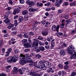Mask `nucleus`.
Masks as SVG:
<instances>
[{
  "label": "nucleus",
  "instance_id": "23",
  "mask_svg": "<svg viewBox=\"0 0 76 76\" xmlns=\"http://www.w3.org/2000/svg\"><path fill=\"white\" fill-rule=\"evenodd\" d=\"M48 69V70H47V73H50L51 72V70H52V69L49 66V68H47Z\"/></svg>",
  "mask_w": 76,
  "mask_h": 76
},
{
  "label": "nucleus",
  "instance_id": "37",
  "mask_svg": "<svg viewBox=\"0 0 76 76\" xmlns=\"http://www.w3.org/2000/svg\"><path fill=\"white\" fill-rule=\"evenodd\" d=\"M38 42L39 43V45L40 46H42V45H43V44H42V43L40 41H38Z\"/></svg>",
  "mask_w": 76,
  "mask_h": 76
},
{
  "label": "nucleus",
  "instance_id": "35",
  "mask_svg": "<svg viewBox=\"0 0 76 76\" xmlns=\"http://www.w3.org/2000/svg\"><path fill=\"white\" fill-rule=\"evenodd\" d=\"M48 25H50V23H49V22H47L46 23V24L45 25V26L46 27H47Z\"/></svg>",
  "mask_w": 76,
  "mask_h": 76
},
{
  "label": "nucleus",
  "instance_id": "49",
  "mask_svg": "<svg viewBox=\"0 0 76 76\" xmlns=\"http://www.w3.org/2000/svg\"><path fill=\"white\" fill-rule=\"evenodd\" d=\"M66 74V72L64 71H63L62 72V76H63L64 75H65Z\"/></svg>",
  "mask_w": 76,
  "mask_h": 76
},
{
  "label": "nucleus",
  "instance_id": "13",
  "mask_svg": "<svg viewBox=\"0 0 76 76\" xmlns=\"http://www.w3.org/2000/svg\"><path fill=\"white\" fill-rule=\"evenodd\" d=\"M23 20H24V19L23 17H19L18 20L20 23H21Z\"/></svg>",
  "mask_w": 76,
  "mask_h": 76
},
{
  "label": "nucleus",
  "instance_id": "58",
  "mask_svg": "<svg viewBox=\"0 0 76 76\" xmlns=\"http://www.w3.org/2000/svg\"><path fill=\"white\" fill-rule=\"evenodd\" d=\"M18 16H19L18 15H15L14 17V19H17L18 18Z\"/></svg>",
  "mask_w": 76,
  "mask_h": 76
},
{
  "label": "nucleus",
  "instance_id": "39",
  "mask_svg": "<svg viewBox=\"0 0 76 76\" xmlns=\"http://www.w3.org/2000/svg\"><path fill=\"white\" fill-rule=\"evenodd\" d=\"M33 40H34V42H33V43H36L37 42H38V41H39L38 40H36V39H33Z\"/></svg>",
  "mask_w": 76,
  "mask_h": 76
},
{
  "label": "nucleus",
  "instance_id": "38",
  "mask_svg": "<svg viewBox=\"0 0 76 76\" xmlns=\"http://www.w3.org/2000/svg\"><path fill=\"white\" fill-rule=\"evenodd\" d=\"M29 66H30V67H33V66H34V63H32V64H29Z\"/></svg>",
  "mask_w": 76,
  "mask_h": 76
},
{
  "label": "nucleus",
  "instance_id": "48",
  "mask_svg": "<svg viewBox=\"0 0 76 76\" xmlns=\"http://www.w3.org/2000/svg\"><path fill=\"white\" fill-rule=\"evenodd\" d=\"M38 39H40V40H42L43 39V38L41 36H39Z\"/></svg>",
  "mask_w": 76,
  "mask_h": 76
},
{
  "label": "nucleus",
  "instance_id": "28",
  "mask_svg": "<svg viewBox=\"0 0 76 76\" xmlns=\"http://www.w3.org/2000/svg\"><path fill=\"white\" fill-rule=\"evenodd\" d=\"M39 48L40 51L41 50L42 51H44V50H45V48H44V47L42 46H40L39 47Z\"/></svg>",
  "mask_w": 76,
  "mask_h": 76
},
{
  "label": "nucleus",
  "instance_id": "64",
  "mask_svg": "<svg viewBox=\"0 0 76 76\" xmlns=\"http://www.w3.org/2000/svg\"><path fill=\"white\" fill-rule=\"evenodd\" d=\"M76 31L75 30H73L72 31L71 34H74L75 32Z\"/></svg>",
  "mask_w": 76,
  "mask_h": 76
},
{
  "label": "nucleus",
  "instance_id": "20",
  "mask_svg": "<svg viewBox=\"0 0 76 76\" xmlns=\"http://www.w3.org/2000/svg\"><path fill=\"white\" fill-rule=\"evenodd\" d=\"M29 12H35L37 11V9H34L33 8H30L28 10Z\"/></svg>",
  "mask_w": 76,
  "mask_h": 76
},
{
  "label": "nucleus",
  "instance_id": "24",
  "mask_svg": "<svg viewBox=\"0 0 76 76\" xmlns=\"http://www.w3.org/2000/svg\"><path fill=\"white\" fill-rule=\"evenodd\" d=\"M63 46H64L65 47H67V45L65 43H63V45L61 46H59L58 49H60V48H61L63 47Z\"/></svg>",
  "mask_w": 76,
  "mask_h": 76
},
{
  "label": "nucleus",
  "instance_id": "51",
  "mask_svg": "<svg viewBox=\"0 0 76 76\" xmlns=\"http://www.w3.org/2000/svg\"><path fill=\"white\" fill-rule=\"evenodd\" d=\"M27 46L28 47H31V44L28 43L27 45Z\"/></svg>",
  "mask_w": 76,
  "mask_h": 76
},
{
  "label": "nucleus",
  "instance_id": "31",
  "mask_svg": "<svg viewBox=\"0 0 76 76\" xmlns=\"http://www.w3.org/2000/svg\"><path fill=\"white\" fill-rule=\"evenodd\" d=\"M60 27L61 28H64V23H62L60 25Z\"/></svg>",
  "mask_w": 76,
  "mask_h": 76
},
{
  "label": "nucleus",
  "instance_id": "55",
  "mask_svg": "<svg viewBox=\"0 0 76 76\" xmlns=\"http://www.w3.org/2000/svg\"><path fill=\"white\" fill-rule=\"evenodd\" d=\"M68 18H69V15H66L65 16V18L66 19H68Z\"/></svg>",
  "mask_w": 76,
  "mask_h": 76
},
{
  "label": "nucleus",
  "instance_id": "14",
  "mask_svg": "<svg viewBox=\"0 0 76 76\" xmlns=\"http://www.w3.org/2000/svg\"><path fill=\"white\" fill-rule=\"evenodd\" d=\"M28 13V10H25L23 11L22 15H27Z\"/></svg>",
  "mask_w": 76,
  "mask_h": 76
},
{
  "label": "nucleus",
  "instance_id": "3",
  "mask_svg": "<svg viewBox=\"0 0 76 76\" xmlns=\"http://www.w3.org/2000/svg\"><path fill=\"white\" fill-rule=\"evenodd\" d=\"M49 64H50V63H49L48 62H45V64H43L42 65H41V66H40V70H41V67L42 68V69H44V68H49Z\"/></svg>",
  "mask_w": 76,
  "mask_h": 76
},
{
  "label": "nucleus",
  "instance_id": "22",
  "mask_svg": "<svg viewBox=\"0 0 76 76\" xmlns=\"http://www.w3.org/2000/svg\"><path fill=\"white\" fill-rule=\"evenodd\" d=\"M27 39H24L22 40V43L23 44V45L25 44L26 43V42H27Z\"/></svg>",
  "mask_w": 76,
  "mask_h": 76
},
{
  "label": "nucleus",
  "instance_id": "41",
  "mask_svg": "<svg viewBox=\"0 0 76 76\" xmlns=\"http://www.w3.org/2000/svg\"><path fill=\"white\" fill-rule=\"evenodd\" d=\"M3 45V41H0V47H1Z\"/></svg>",
  "mask_w": 76,
  "mask_h": 76
},
{
  "label": "nucleus",
  "instance_id": "7",
  "mask_svg": "<svg viewBox=\"0 0 76 76\" xmlns=\"http://www.w3.org/2000/svg\"><path fill=\"white\" fill-rule=\"evenodd\" d=\"M42 34L43 36H47V35H48V29H45L42 32Z\"/></svg>",
  "mask_w": 76,
  "mask_h": 76
},
{
  "label": "nucleus",
  "instance_id": "21",
  "mask_svg": "<svg viewBox=\"0 0 76 76\" xmlns=\"http://www.w3.org/2000/svg\"><path fill=\"white\" fill-rule=\"evenodd\" d=\"M30 74L32 76H37V74L35 72H30Z\"/></svg>",
  "mask_w": 76,
  "mask_h": 76
},
{
  "label": "nucleus",
  "instance_id": "57",
  "mask_svg": "<svg viewBox=\"0 0 76 76\" xmlns=\"http://www.w3.org/2000/svg\"><path fill=\"white\" fill-rule=\"evenodd\" d=\"M51 10H54L55 9H56V8H55V7H52L51 8Z\"/></svg>",
  "mask_w": 76,
  "mask_h": 76
},
{
  "label": "nucleus",
  "instance_id": "1",
  "mask_svg": "<svg viewBox=\"0 0 76 76\" xmlns=\"http://www.w3.org/2000/svg\"><path fill=\"white\" fill-rule=\"evenodd\" d=\"M73 47L72 45L71 46H69L68 48V53L71 54V57H70V59L76 58V52L73 50Z\"/></svg>",
  "mask_w": 76,
  "mask_h": 76
},
{
  "label": "nucleus",
  "instance_id": "54",
  "mask_svg": "<svg viewBox=\"0 0 76 76\" xmlns=\"http://www.w3.org/2000/svg\"><path fill=\"white\" fill-rule=\"evenodd\" d=\"M6 69H9V68H11V66L8 65L6 67Z\"/></svg>",
  "mask_w": 76,
  "mask_h": 76
},
{
  "label": "nucleus",
  "instance_id": "17",
  "mask_svg": "<svg viewBox=\"0 0 76 76\" xmlns=\"http://www.w3.org/2000/svg\"><path fill=\"white\" fill-rule=\"evenodd\" d=\"M37 6L38 7H41V6H43V4L42 3H40L39 2H37Z\"/></svg>",
  "mask_w": 76,
  "mask_h": 76
},
{
  "label": "nucleus",
  "instance_id": "45",
  "mask_svg": "<svg viewBox=\"0 0 76 76\" xmlns=\"http://www.w3.org/2000/svg\"><path fill=\"white\" fill-rule=\"evenodd\" d=\"M8 51L9 52V53H10L11 51H12V48H9L8 50Z\"/></svg>",
  "mask_w": 76,
  "mask_h": 76
},
{
  "label": "nucleus",
  "instance_id": "44",
  "mask_svg": "<svg viewBox=\"0 0 76 76\" xmlns=\"http://www.w3.org/2000/svg\"><path fill=\"white\" fill-rule=\"evenodd\" d=\"M64 4L65 6H67L69 4V3L67 2H64Z\"/></svg>",
  "mask_w": 76,
  "mask_h": 76
},
{
  "label": "nucleus",
  "instance_id": "52",
  "mask_svg": "<svg viewBox=\"0 0 76 76\" xmlns=\"http://www.w3.org/2000/svg\"><path fill=\"white\" fill-rule=\"evenodd\" d=\"M29 50H30V49H25V50H24V51L25 52H28V51H29Z\"/></svg>",
  "mask_w": 76,
  "mask_h": 76
},
{
  "label": "nucleus",
  "instance_id": "25",
  "mask_svg": "<svg viewBox=\"0 0 76 76\" xmlns=\"http://www.w3.org/2000/svg\"><path fill=\"white\" fill-rule=\"evenodd\" d=\"M60 53L61 55H64L65 54V51H64V50H62L61 51Z\"/></svg>",
  "mask_w": 76,
  "mask_h": 76
},
{
  "label": "nucleus",
  "instance_id": "26",
  "mask_svg": "<svg viewBox=\"0 0 76 76\" xmlns=\"http://www.w3.org/2000/svg\"><path fill=\"white\" fill-rule=\"evenodd\" d=\"M28 59H30V60H28V63H33V61H32V59H31V58H28Z\"/></svg>",
  "mask_w": 76,
  "mask_h": 76
},
{
  "label": "nucleus",
  "instance_id": "10",
  "mask_svg": "<svg viewBox=\"0 0 76 76\" xmlns=\"http://www.w3.org/2000/svg\"><path fill=\"white\" fill-rule=\"evenodd\" d=\"M19 12H20V9L17 8L15 9V10H14L13 14V15H15L17 13H19Z\"/></svg>",
  "mask_w": 76,
  "mask_h": 76
},
{
  "label": "nucleus",
  "instance_id": "15",
  "mask_svg": "<svg viewBox=\"0 0 76 76\" xmlns=\"http://www.w3.org/2000/svg\"><path fill=\"white\" fill-rule=\"evenodd\" d=\"M29 34L27 33H24L23 37L24 38H28L29 37Z\"/></svg>",
  "mask_w": 76,
  "mask_h": 76
},
{
  "label": "nucleus",
  "instance_id": "8",
  "mask_svg": "<svg viewBox=\"0 0 76 76\" xmlns=\"http://www.w3.org/2000/svg\"><path fill=\"white\" fill-rule=\"evenodd\" d=\"M26 3L30 6H32L34 5V2L33 1H31L29 0L26 1Z\"/></svg>",
  "mask_w": 76,
  "mask_h": 76
},
{
  "label": "nucleus",
  "instance_id": "62",
  "mask_svg": "<svg viewBox=\"0 0 76 76\" xmlns=\"http://www.w3.org/2000/svg\"><path fill=\"white\" fill-rule=\"evenodd\" d=\"M64 68L65 69H67L68 68V66L67 65L65 66H64Z\"/></svg>",
  "mask_w": 76,
  "mask_h": 76
},
{
  "label": "nucleus",
  "instance_id": "40",
  "mask_svg": "<svg viewBox=\"0 0 76 76\" xmlns=\"http://www.w3.org/2000/svg\"><path fill=\"white\" fill-rule=\"evenodd\" d=\"M24 19L26 21V20H28V17L27 16H25L24 17Z\"/></svg>",
  "mask_w": 76,
  "mask_h": 76
},
{
  "label": "nucleus",
  "instance_id": "12",
  "mask_svg": "<svg viewBox=\"0 0 76 76\" xmlns=\"http://www.w3.org/2000/svg\"><path fill=\"white\" fill-rule=\"evenodd\" d=\"M71 22H72V19H70L69 20H66L65 23V26H67V24H69V23Z\"/></svg>",
  "mask_w": 76,
  "mask_h": 76
},
{
  "label": "nucleus",
  "instance_id": "18",
  "mask_svg": "<svg viewBox=\"0 0 76 76\" xmlns=\"http://www.w3.org/2000/svg\"><path fill=\"white\" fill-rule=\"evenodd\" d=\"M45 63V62H44L43 61L41 60L39 62L38 64L39 66H41V65H42Z\"/></svg>",
  "mask_w": 76,
  "mask_h": 76
},
{
  "label": "nucleus",
  "instance_id": "43",
  "mask_svg": "<svg viewBox=\"0 0 76 76\" xmlns=\"http://www.w3.org/2000/svg\"><path fill=\"white\" fill-rule=\"evenodd\" d=\"M46 11H50V10H51V8L49 7L48 8H47L46 9Z\"/></svg>",
  "mask_w": 76,
  "mask_h": 76
},
{
  "label": "nucleus",
  "instance_id": "32",
  "mask_svg": "<svg viewBox=\"0 0 76 76\" xmlns=\"http://www.w3.org/2000/svg\"><path fill=\"white\" fill-rule=\"evenodd\" d=\"M58 67L59 68H60L61 69H63V64H59Z\"/></svg>",
  "mask_w": 76,
  "mask_h": 76
},
{
  "label": "nucleus",
  "instance_id": "16",
  "mask_svg": "<svg viewBox=\"0 0 76 76\" xmlns=\"http://www.w3.org/2000/svg\"><path fill=\"white\" fill-rule=\"evenodd\" d=\"M4 22H5V23H7L10 22V20H9V18H7L5 20H4Z\"/></svg>",
  "mask_w": 76,
  "mask_h": 76
},
{
  "label": "nucleus",
  "instance_id": "61",
  "mask_svg": "<svg viewBox=\"0 0 76 76\" xmlns=\"http://www.w3.org/2000/svg\"><path fill=\"white\" fill-rule=\"evenodd\" d=\"M18 37H20V38H22V34H19L18 35Z\"/></svg>",
  "mask_w": 76,
  "mask_h": 76
},
{
  "label": "nucleus",
  "instance_id": "42",
  "mask_svg": "<svg viewBox=\"0 0 76 76\" xmlns=\"http://www.w3.org/2000/svg\"><path fill=\"white\" fill-rule=\"evenodd\" d=\"M41 23H42V25H45V24L46 23L45 21V20H42L41 21Z\"/></svg>",
  "mask_w": 76,
  "mask_h": 76
},
{
  "label": "nucleus",
  "instance_id": "2",
  "mask_svg": "<svg viewBox=\"0 0 76 76\" xmlns=\"http://www.w3.org/2000/svg\"><path fill=\"white\" fill-rule=\"evenodd\" d=\"M28 54H27L25 55H23L22 54H21L20 55V56L19 57L20 58V63L21 65H23L26 64V63L27 62V60L26 59V57L28 56Z\"/></svg>",
  "mask_w": 76,
  "mask_h": 76
},
{
  "label": "nucleus",
  "instance_id": "53",
  "mask_svg": "<svg viewBox=\"0 0 76 76\" xmlns=\"http://www.w3.org/2000/svg\"><path fill=\"white\" fill-rule=\"evenodd\" d=\"M7 75L6 73H1V76H7Z\"/></svg>",
  "mask_w": 76,
  "mask_h": 76
},
{
  "label": "nucleus",
  "instance_id": "9",
  "mask_svg": "<svg viewBox=\"0 0 76 76\" xmlns=\"http://www.w3.org/2000/svg\"><path fill=\"white\" fill-rule=\"evenodd\" d=\"M25 68L22 67L18 70V72L21 75L23 74V72H25Z\"/></svg>",
  "mask_w": 76,
  "mask_h": 76
},
{
  "label": "nucleus",
  "instance_id": "34",
  "mask_svg": "<svg viewBox=\"0 0 76 76\" xmlns=\"http://www.w3.org/2000/svg\"><path fill=\"white\" fill-rule=\"evenodd\" d=\"M14 52L15 54H18L19 52V50L16 49L14 51Z\"/></svg>",
  "mask_w": 76,
  "mask_h": 76
},
{
  "label": "nucleus",
  "instance_id": "30",
  "mask_svg": "<svg viewBox=\"0 0 76 76\" xmlns=\"http://www.w3.org/2000/svg\"><path fill=\"white\" fill-rule=\"evenodd\" d=\"M14 22H15L14 25H15V26H18V21H17V20H15L14 21Z\"/></svg>",
  "mask_w": 76,
  "mask_h": 76
},
{
  "label": "nucleus",
  "instance_id": "36",
  "mask_svg": "<svg viewBox=\"0 0 76 76\" xmlns=\"http://www.w3.org/2000/svg\"><path fill=\"white\" fill-rule=\"evenodd\" d=\"M70 5L71 6H75L76 5V3L75 2H72V3H70Z\"/></svg>",
  "mask_w": 76,
  "mask_h": 76
},
{
  "label": "nucleus",
  "instance_id": "29",
  "mask_svg": "<svg viewBox=\"0 0 76 76\" xmlns=\"http://www.w3.org/2000/svg\"><path fill=\"white\" fill-rule=\"evenodd\" d=\"M35 51H37V53H38V52H39L41 51L40 50V49H39V48H36L35 49Z\"/></svg>",
  "mask_w": 76,
  "mask_h": 76
},
{
  "label": "nucleus",
  "instance_id": "19",
  "mask_svg": "<svg viewBox=\"0 0 76 76\" xmlns=\"http://www.w3.org/2000/svg\"><path fill=\"white\" fill-rule=\"evenodd\" d=\"M35 57L39 59L41 57V56L39 54H37L35 55Z\"/></svg>",
  "mask_w": 76,
  "mask_h": 76
},
{
  "label": "nucleus",
  "instance_id": "50",
  "mask_svg": "<svg viewBox=\"0 0 76 76\" xmlns=\"http://www.w3.org/2000/svg\"><path fill=\"white\" fill-rule=\"evenodd\" d=\"M6 53L7 54L5 55V56L6 57H7V56H9V53L8 52H7Z\"/></svg>",
  "mask_w": 76,
  "mask_h": 76
},
{
  "label": "nucleus",
  "instance_id": "46",
  "mask_svg": "<svg viewBox=\"0 0 76 76\" xmlns=\"http://www.w3.org/2000/svg\"><path fill=\"white\" fill-rule=\"evenodd\" d=\"M29 35H34V33L33 32H31L29 33Z\"/></svg>",
  "mask_w": 76,
  "mask_h": 76
},
{
  "label": "nucleus",
  "instance_id": "63",
  "mask_svg": "<svg viewBox=\"0 0 76 76\" xmlns=\"http://www.w3.org/2000/svg\"><path fill=\"white\" fill-rule=\"evenodd\" d=\"M62 1H63V0H60L58 2V3L60 4L61 3H62Z\"/></svg>",
  "mask_w": 76,
  "mask_h": 76
},
{
  "label": "nucleus",
  "instance_id": "5",
  "mask_svg": "<svg viewBox=\"0 0 76 76\" xmlns=\"http://www.w3.org/2000/svg\"><path fill=\"white\" fill-rule=\"evenodd\" d=\"M59 28H60L59 26L57 25L56 26L53 25L52 26V30L53 31H56L57 32H58Z\"/></svg>",
  "mask_w": 76,
  "mask_h": 76
},
{
  "label": "nucleus",
  "instance_id": "47",
  "mask_svg": "<svg viewBox=\"0 0 76 76\" xmlns=\"http://www.w3.org/2000/svg\"><path fill=\"white\" fill-rule=\"evenodd\" d=\"M58 13H61L62 12V10H58Z\"/></svg>",
  "mask_w": 76,
  "mask_h": 76
},
{
  "label": "nucleus",
  "instance_id": "11",
  "mask_svg": "<svg viewBox=\"0 0 76 76\" xmlns=\"http://www.w3.org/2000/svg\"><path fill=\"white\" fill-rule=\"evenodd\" d=\"M18 69L16 68V67H14L13 68V69L12 70V72L14 74H16L17 73H18Z\"/></svg>",
  "mask_w": 76,
  "mask_h": 76
},
{
  "label": "nucleus",
  "instance_id": "33",
  "mask_svg": "<svg viewBox=\"0 0 76 76\" xmlns=\"http://www.w3.org/2000/svg\"><path fill=\"white\" fill-rule=\"evenodd\" d=\"M76 75V72H73L70 75L71 76H75Z\"/></svg>",
  "mask_w": 76,
  "mask_h": 76
},
{
  "label": "nucleus",
  "instance_id": "56",
  "mask_svg": "<svg viewBox=\"0 0 76 76\" xmlns=\"http://www.w3.org/2000/svg\"><path fill=\"white\" fill-rule=\"evenodd\" d=\"M20 3H21V4H23V3H24V2H25V1L22 0H20Z\"/></svg>",
  "mask_w": 76,
  "mask_h": 76
},
{
  "label": "nucleus",
  "instance_id": "27",
  "mask_svg": "<svg viewBox=\"0 0 76 76\" xmlns=\"http://www.w3.org/2000/svg\"><path fill=\"white\" fill-rule=\"evenodd\" d=\"M54 42H51V47H50V48L52 49L53 47H54Z\"/></svg>",
  "mask_w": 76,
  "mask_h": 76
},
{
  "label": "nucleus",
  "instance_id": "4",
  "mask_svg": "<svg viewBox=\"0 0 76 76\" xmlns=\"http://www.w3.org/2000/svg\"><path fill=\"white\" fill-rule=\"evenodd\" d=\"M38 61H36L34 63V66H35V69H36L37 70L36 71V72H40L41 68L40 66H37L38 65Z\"/></svg>",
  "mask_w": 76,
  "mask_h": 76
},
{
  "label": "nucleus",
  "instance_id": "6",
  "mask_svg": "<svg viewBox=\"0 0 76 76\" xmlns=\"http://www.w3.org/2000/svg\"><path fill=\"white\" fill-rule=\"evenodd\" d=\"M18 58V56H14L12 57L11 59V61L12 62H16L17 61V60Z\"/></svg>",
  "mask_w": 76,
  "mask_h": 76
},
{
  "label": "nucleus",
  "instance_id": "60",
  "mask_svg": "<svg viewBox=\"0 0 76 76\" xmlns=\"http://www.w3.org/2000/svg\"><path fill=\"white\" fill-rule=\"evenodd\" d=\"M35 43H33L31 45V47H35Z\"/></svg>",
  "mask_w": 76,
  "mask_h": 76
},
{
  "label": "nucleus",
  "instance_id": "59",
  "mask_svg": "<svg viewBox=\"0 0 76 76\" xmlns=\"http://www.w3.org/2000/svg\"><path fill=\"white\" fill-rule=\"evenodd\" d=\"M34 44L35 45V47H37V46H38V42L35 43H34Z\"/></svg>",
  "mask_w": 76,
  "mask_h": 76
}]
</instances>
